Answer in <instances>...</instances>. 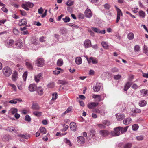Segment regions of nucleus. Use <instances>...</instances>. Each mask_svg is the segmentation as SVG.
<instances>
[{
    "label": "nucleus",
    "mask_w": 148,
    "mask_h": 148,
    "mask_svg": "<svg viewBox=\"0 0 148 148\" xmlns=\"http://www.w3.org/2000/svg\"><path fill=\"white\" fill-rule=\"evenodd\" d=\"M87 60L89 63L92 62L93 64H95L98 62V60L97 59L94 57H91L89 58H87Z\"/></svg>",
    "instance_id": "6e6552de"
},
{
    "label": "nucleus",
    "mask_w": 148,
    "mask_h": 148,
    "mask_svg": "<svg viewBox=\"0 0 148 148\" xmlns=\"http://www.w3.org/2000/svg\"><path fill=\"white\" fill-rule=\"evenodd\" d=\"M121 77V76L120 75H114V79L116 80H118Z\"/></svg>",
    "instance_id": "052dcab7"
},
{
    "label": "nucleus",
    "mask_w": 148,
    "mask_h": 148,
    "mask_svg": "<svg viewBox=\"0 0 148 148\" xmlns=\"http://www.w3.org/2000/svg\"><path fill=\"white\" fill-rule=\"evenodd\" d=\"M140 92L142 95H148V90L143 89L140 90Z\"/></svg>",
    "instance_id": "7c9ffc66"
},
{
    "label": "nucleus",
    "mask_w": 148,
    "mask_h": 148,
    "mask_svg": "<svg viewBox=\"0 0 148 148\" xmlns=\"http://www.w3.org/2000/svg\"><path fill=\"white\" fill-rule=\"evenodd\" d=\"M101 129L105 128L106 127L105 126L102 124H99L97 125Z\"/></svg>",
    "instance_id": "338daca9"
},
{
    "label": "nucleus",
    "mask_w": 148,
    "mask_h": 148,
    "mask_svg": "<svg viewBox=\"0 0 148 148\" xmlns=\"http://www.w3.org/2000/svg\"><path fill=\"white\" fill-rule=\"evenodd\" d=\"M34 4L29 2H26L22 5V7L27 10H29V9L28 7L31 8H32Z\"/></svg>",
    "instance_id": "20e7f679"
},
{
    "label": "nucleus",
    "mask_w": 148,
    "mask_h": 148,
    "mask_svg": "<svg viewBox=\"0 0 148 148\" xmlns=\"http://www.w3.org/2000/svg\"><path fill=\"white\" fill-rule=\"evenodd\" d=\"M121 127H118L114 128V131H111V133L112 136H117L120 135V129L121 128Z\"/></svg>",
    "instance_id": "f03ea898"
},
{
    "label": "nucleus",
    "mask_w": 148,
    "mask_h": 148,
    "mask_svg": "<svg viewBox=\"0 0 148 148\" xmlns=\"http://www.w3.org/2000/svg\"><path fill=\"white\" fill-rule=\"evenodd\" d=\"M17 42L15 43V45L17 47L20 48L21 47L22 45V42L20 40H18Z\"/></svg>",
    "instance_id": "cd10ccee"
},
{
    "label": "nucleus",
    "mask_w": 148,
    "mask_h": 148,
    "mask_svg": "<svg viewBox=\"0 0 148 148\" xmlns=\"http://www.w3.org/2000/svg\"><path fill=\"white\" fill-rule=\"evenodd\" d=\"M85 13L86 17L90 18L92 16V14L90 9L87 8L85 11Z\"/></svg>",
    "instance_id": "f3484780"
},
{
    "label": "nucleus",
    "mask_w": 148,
    "mask_h": 148,
    "mask_svg": "<svg viewBox=\"0 0 148 148\" xmlns=\"http://www.w3.org/2000/svg\"><path fill=\"white\" fill-rule=\"evenodd\" d=\"M140 47L138 45H136L134 47V50L135 51L137 52L139 50Z\"/></svg>",
    "instance_id": "e2e57ef3"
},
{
    "label": "nucleus",
    "mask_w": 148,
    "mask_h": 148,
    "mask_svg": "<svg viewBox=\"0 0 148 148\" xmlns=\"http://www.w3.org/2000/svg\"><path fill=\"white\" fill-rule=\"evenodd\" d=\"M19 136L21 137L26 139H27L29 137L28 134H26L25 135L21 134L19 135Z\"/></svg>",
    "instance_id": "58836bf2"
},
{
    "label": "nucleus",
    "mask_w": 148,
    "mask_h": 148,
    "mask_svg": "<svg viewBox=\"0 0 148 148\" xmlns=\"http://www.w3.org/2000/svg\"><path fill=\"white\" fill-rule=\"evenodd\" d=\"M60 71L59 70H55L53 71V73L55 75H58L60 73Z\"/></svg>",
    "instance_id": "774afa93"
},
{
    "label": "nucleus",
    "mask_w": 148,
    "mask_h": 148,
    "mask_svg": "<svg viewBox=\"0 0 148 148\" xmlns=\"http://www.w3.org/2000/svg\"><path fill=\"white\" fill-rule=\"evenodd\" d=\"M31 108L33 110H38L40 109V107L38 103H33L32 104Z\"/></svg>",
    "instance_id": "aec40b11"
},
{
    "label": "nucleus",
    "mask_w": 148,
    "mask_h": 148,
    "mask_svg": "<svg viewBox=\"0 0 148 148\" xmlns=\"http://www.w3.org/2000/svg\"><path fill=\"white\" fill-rule=\"evenodd\" d=\"M129 126H127L124 128H123L121 127V128L120 129V131L121 133L123 134L125 133L127 131Z\"/></svg>",
    "instance_id": "c85d7f7f"
},
{
    "label": "nucleus",
    "mask_w": 148,
    "mask_h": 148,
    "mask_svg": "<svg viewBox=\"0 0 148 148\" xmlns=\"http://www.w3.org/2000/svg\"><path fill=\"white\" fill-rule=\"evenodd\" d=\"M100 134L102 136H106L110 134V132L106 130H101L99 131Z\"/></svg>",
    "instance_id": "9d476101"
},
{
    "label": "nucleus",
    "mask_w": 148,
    "mask_h": 148,
    "mask_svg": "<svg viewBox=\"0 0 148 148\" xmlns=\"http://www.w3.org/2000/svg\"><path fill=\"white\" fill-rule=\"evenodd\" d=\"M27 71H25L23 75V78L24 81H26V78L27 77Z\"/></svg>",
    "instance_id": "603ef678"
},
{
    "label": "nucleus",
    "mask_w": 148,
    "mask_h": 148,
    "mask_svg": "<svg viewBox=\"0 0 148 148\" xmlns=\"http://www.w3.org/2000/svg\"><path fill=\"white\" fill-rule=\"evenodd\" d=\"M132 119L130 118H128L123 120V123L124 124L127 125L129 124L131 122Z\"/></svg>",
    "instance_id": "b1692460"
},
{
    "label": "nucleus",
    "mask_w": 148,
    "mask_h": 148,
    "mask_svg": "<svg viewBox=\"0 0 148 148\" xmlns=\"http://www.w3.org/2000/svg\"><path fill=\"white\" fill-rule=\"evenodd\" d=\"M62 20L65 23H67L69 22L70 20V18L68 16L65 17L64 18H63Z\"/></svg>",
    "instance_id": "79ce46f5"
},
{
    "label": "nucleus",
    "mask_w": 148,
    "mask_h": 148,
    "mask_svg": "<svg viewBox=\"0 0 148 148\" xmlns=\"http://www.w3.org/2000/svg\"><path fill=\"white\" fill-rule=\"evenodd\" d=\"M42 112H40L34 111L33 112V114L37 117L41 116L42 115Z\"/></svg>",
    "instance_id": "72a5a7b5"
},
{
    "label": "nucleus",
    "mask_w": 148,
    "mask_h": 148,
    "mask_svg": "<svg viewBox=\"0 0 148 148\" xmlns=\"http://www.w3.org/2000/svg\"><path fill=\"white\" fill-rule=\"evenodd\" d=\"M70 128L72 131H75L77 127L76 123L74 122H72L70 123Z\"/></svg>",
    "instance_id": "412c9836"
},
{
    "label": "nucleus",
    "mask_w": 148,
    "mask_h": 148,
    "mask_svg": "<svg viewBox=\"0 0 148 148\" xmlns=\"http://www.w3.org/2000/svg\"><path fill=\"white\" fill-rule=\"evenodd\" d=\"M140 16L142 18L144 17L145 16V13L143 11H140L139 12Z\"/></svg>",
    "instance_id": "49530a36"
},
{
    "label": "nucleus",
    "mask_w": 148,
    "mask_h": 148,
    "mask_svg": "<svg viewBox=\"0 0 148 148\" xmlns=\"http://www.w3.org/2000/svg\"><path fill=\"white\" fill-rule=\"evenodd\" d=\"M92 97L94 98H98L99 101H101L100 95H92Z\"/></svg>",
    "instance_id": "de8ad7c7"
},
{
    "label": "nucleus",
    "mask_w": 148,
    "mask_h": 148,
    "mask_svg": "<svg viewBox=\"0 0 148 148\" xmlns=\"http://www.w3.org/2000/svg\"><path fill=\"white\" fill-rule=\"evenodd\" d=\"M57 64L59 66H61L63 64V60L61 59H58L57 61Z\"/></svg>",
    "instance_id": "4c0bfd02"
},
{
    "label": "nucleus",
    "mask_w": 148,
    "mask_h": 148,
    "mask_svg": "<svg viewBox=\"0 0 148 148\" xmlns=\"http://www.w3.org/2000/svg\"><path fill=\"white\" fill-rule=\"evenodd\" d=\"M131 85V83L130 82H127L124 86V90L125 91H127L130 88Z\"/></svg>",
    "instance_id": "5701e85b"
},
{
    "label": "nucleus",
    "mask_w": 148,
    "mask_h": 148,
    "mask_svg": "<svg viewBox=\"0 0 148 148\" xmlns=\"http://www.w3.org/2000/svg\"><path fill=\"white\" fill-rule=\"evenodd\" d=\"M14 43V41L12 39L7 40L5 42V45L8 47H11L12 45Z\"/></svg>",
    "instance_id": "1a4fd4ad"
},
{
    "label": "nucleus",
    "mask_w": 148,
    "mask_h": 148,
    "mask_svg": "<svg viewBox=\"0 0 148 148\" xmlns=\"http://www.w3.org/2000/svg\"><path fill=\"white\" fill-rule=\"evenodd\" d=\"M17 99H15L14 100H11L9 101V103L11 104H16L17 103Z\"/></svg>",
    "instance_id": "4d7b16f0"
},
{
    "label": "nucleus",
    "mask_w": 148,
    "mask_h": 148,
    "mask_svg": "<svg viewBox=\"0 0 148 148\" xmlns=\"http://www.w3.org/2000/svg\"><path fill=\"white\" fill-rule=\"evenodd\" d=\"M116 116L117 120L119 121H121L124 119L125 117V115L124 114H119L118 115L116 114Z\"/></svg>",
    "instance_id": "bb28decb"
},
{
    "label": "nucleus",
    "mask_w": 148,
    "mask_h": 148,
    "mask_svg": "<svg viewBox=\"0 0 148 148\" xmlns=\"http://www.w3.org/2000/svg\"><path fill=\"white\" fill-rule=\"evenodd\" d=\"M10 136L8 135H5L3 137V139L5 141H8L9 140Z\"/></svg>",
    "instance_id": "09e8293b"
},
{
    "label": "nucleus",
    "mask_w": 148,
    "mask_h": 148,
    "mask_svg": "<svg viewBox=\"0 0 148 148\" xmlns=\"http://www.w3.org/2000/svg\"><path fill=\"white\" fill-rule=\"evenodd\" d=\"M132 146L131 143H129L125 144L123 146V148H131Z\"/></svg>",
    "instance_id": "f704fd0d"
},
{
    "label": "nucleus",
    "mask_w": 148,
    "mask_h": 148,
    "mask_svg": "<svg viewBox=\"0 0 148 148\" xmlns=\"http://www.w3.org/2000/svg\"><path fill=\"white\" fill-rule=\"evenodd\" d=\"M42 74L41 73H39L37 75H35L34 76V78L35 81L37 83H38L40 79H42Z\"/></svg>",
    "instance_id": "9b49d317"
},
{
    "label": "nucleus",
    "mask_w": 148,
    "mask_h": 148,
    "mask_svg": "<svg viewBox=\"0 0 148 148\" xmlns=\"http://www.w3.org/2000/svg\"><path fill=\"white\" fill-rule=\"evenodd\" d=\"M101 87V84L100 83L97 82L95 85L93 86L94 91L95 92L99 91Z\"/></svg>",
    "instance_id": "2eb2a0df"
},
{
    "label": "nucleus",
    "mask_w": 148,
    "mask_h": 148,
    "mask_svg": "<svg viewBox=\"0 0 148 148\" xmlns=\"http://www.w3.org/2000/svg\"><path fill=\"white\" fill-rule=\"evenodd\" d=\"M84 46L85 48H89L91 46V41L89 39L86 40L84 42Z\"/></svg>",
    "instance_id": "0eeeda50"
},
{
    "label": "nucleus",
    "mask_w": 148,
    "mask_h": 148,
    "mask_svg": "<svg viewBox=\"0 0 148 148\" xmlns=\"http://www.w3.org/2000/svg\"><path fill=\"white\" fill-rule=\"evenodd\" d=\"M127 37L129 39L132 40L134 38V34L132 32H130L127 35Z\"/></svg>",
    "instance_id": "2f4dec72"
},
{
    "label": "nucleus",
    "mask_w": 148,
    "mask_h": 148,
    "mask_svg": "<svg viewBox=\"0 0 148 148\" xmlns=\"http://www.w3.org/2000/svg\"><path fill=\"white\" fill-rule=\"evenodd\" d=\"M88 32H89L90 33V35L92 36H94V33L92 31V30L90 29H88Z\"/></svg>",
    "instance_id": "0e129e2a"
},
{
    "label": "nucleus",
    "mask_w": 148,
    "mask_h": 148,
    "mask_svg": "<svg viewBox=\"0 0 148 148\" xmlns=\"http://www.w3.org/2000/svg\"><path fill=\"white\" fill-rule=\"evenodd\" d=\"M102 46L105 49H107L108 47V45L107 43L105 42H102L101 43Z\"/></svg>",
    "instance_id": "ea45409f"
},
{
    "label": "nucleus",
    "mask_w": 148,
    "mask_h": 148,
    "mask_svg": "<svg viewBox=\"0 0 148 148\" xmlns=\"http://www.w3.org/2000/svg\"><path fill=\"white\" fill-rule=\"evenodd\" d=\"M138 128V125L135 124L132 126V129L134 131H136Z\"/></svg>",
    "instance_id": "c03bdc74"
},
{
    "label": "nucleus",
    "mask_w": 148,
    "mask_h": 148,
    "mask_svg": "<svg viewBox=\"0 0 148 148\" xmlns=\"http://www.w3.org/2000/svg\"><path fill=\"white\" fill-rule=\"evenodd\" d=\"M18 74L16 71H14L13 73L12 76V79L13 81H15L17 79Z\"/></svg>",
    "instance_id": "4be33fe9"
},
{
    "label": "nucleus",
    "mask_w": 148,
    "mask_h": 148,
    "mask_svg": "<svg viewBox=\"0 0 148 148\" xmlns=\"http://www.w3.org/2000/svg\"><path fill=\"white\" fill-rule=\"evenodd\" d=\"M40 130L41 133L43 134H45L46 133V130L45 128L41 127L40 128Z\"/></svg>",
    "instance_id": "37998d69"
},
{
    "label": "nucleus",
    "mask_w": 148,
    "mask_h": 148,
    "mask_svg": "<svg viewBox=\"0 0 148 148\" xmlns=\"http://www.w3.org/2000/svg\"><path fill=\"white\" fill-rule=\"evenodd\" d=\"M132 112L136 113H140L141 112V110L140 109L136 108L134 110H133Z\"/></svg>",
    "instance_id": "a18cd8bd"
},
{
    "label": "nucleus",
    "mask_w": 148,
    "mask_h": 148,
    "mask_svg": "<svg viewBox=\"0 0 148 148\" xmlns=\"http://www.w3.org/2000/svg\"><path fill=\"white\" fill-rule=\"evenodd\" d=\"M7 130L10 132L15 133H16L19 130L17 128H15L12 126L8 127L7 128Z\"/></svg>",
    "instance_id": "dca6fc26"
},
{
    "label": "nucleus",
    "mask_w": 148,
    "mask_h": 148,
    "mask_svg": "<svg viewBox=\"0 0 148 148\" xmlns=\"http://www.w3.org/2000/svg\"><path fill=\"white\" fill-rule=\"evenodd\" d=\"M2 72L5 76L8 77L12 74V71L10 67L7 66L4 68L3 69Z\"/></svg>",
    "instance_id": "f257e3e1"
},
{
    "label": "nucleus",
    "mask_w": 148,
    "mask_h": 148,
    "mask_svg": "<svg viewBox=\"0 0 148 148\" xmlns=\"http://www.w3.org/2000/svg\"><path fill=\"white\" fill-rule=\"evenodd\" d=\"M25 120L28 122H30L31 121V118L29 115H27L25 117Z\"/></svg>",
    "instance_id": "6e6d98bb"
},
{
    "label": "nucleus",
    "mask_w": 148,
    "mask_h": 148,
    "mask_svg": "<svg viewBox=\"0 0 148 148\" xmlns=\"http://www.w3.org/2000/svg\"><path fill=\"white\" fill-rule=\"evenodd\" d=\"M37 92L39 95H41L43 94V91L42 88L41 87H38L37 89Z\"/></svg>",
    "instance_id": "c9c22d12"
},
{
    "label": "nucleus",
    "mask_w": 148,
    "mask_h": 148,
    "mask_svg": "<svg viewBox=\"0 0 148 148\" xmlns=\"http://www.w3.org/2000/svg\"><path fill=\"white\" fill-rule=\"evenodd\" d=\"M64 142L70 146H72V144L70 141L67 138H65L64 139Z\"/></svg>",
    "instance_id": "e433bc0d"
},
{
    "label": "nucleus",
    "mask_w": 148,
    "mask_h": 148,
    "mask_svg": "<svg viewBox=\"0 0 148 148\" xmlns=\"http://www.w3.org/2000/svg\"><path fill=\"white\" fill-rule=\"evenodd\" d=\"M46 39V37L42 36V37L40 38L39 39V40L41 42H43L45 41Z\"/></svg>",
    "instance_id": "3c124183"
},
{
    "label": "nucleus",
    "mask_w": 148,
    "mask_h": 148,
    "mask_svg": "<svg viewBox=\"0 0 148 148\" xmlns=\"http://www.w3.org/2000/svg\"><path fill=\"white\" fill-rule=\"evenodd\" d=\"M26 65L27 68L30 69L32 70L33 69L32 64L31 62L29 60H26Z\"/></svg>",
    "instance_id": "a211bd4d"
},
{
    "label": "nucleus",
    "mask_w": 148,
    "mask_h": 148,
    "mask_svg": "<svg viewBox=\"0 0 148 148\" xmlns=\"http://www.w3.org/2000/svg\"><path fill=\"white\" fill-rule=\"evenodd\" d=\"M27 23V21L25 19H23L19 21L18 25L20 26H24Z\"/></svg>",
    "instance_id": "6ab92c4d"
},
{
    "label": "nucleus",
    "mask_w": 148,
    "mask_h": 148,
    "mask_svg": "<svg viewBox=\"0 0 148 148\" xmlns=\"http://www.w3.org/2000/svg\"><path fill=\"white\" fill-rule=\"evenodd\" d=\"M98 104V103L91 102L88 104L87 107L89 109H92L96 107Z\"/></svg>",
    "instance_id": "423d86ee"
},
{
    "label": "nucleus",
    "mask_w": 148,
    "mask_h": 148,
    "mask_svg": "<svg viewBox=\"0 0 148 148\" xmlns=\"http://www.w3.org/2000/svg\"><path fill=\"white\" fill-rule=\"evenodd\" d=\"M143 51L145 53H148V48L145 45L144 46Z\"/></svg>",
    "instance_id": "5fc2aeb1"
},
{
    "label": "nucleus",
    "mask_w": 148,
    "mask_h": 148,
    "mask_svg": "<svg viewBox=\"0 0 148 148\" xmlns=\"http://www.w3.org/2000/svg\"><path fill=\"white\" fill-rule=\"evenodd\" d=\"M53 97L52 99V100H56L57 98V93H53L52 94Z\"/></svg>",
    "instance_id": "13d9d810"
},
{
    "label": "nucleus",
    "mask_w": 148,
    "mask_h": 148,
    "mask_svg": "<svg viewBox=\"0 0 148 148\" xmlns=\"http://www.w3.org/2000/svg\"><path fill=\"white\" fill-rule=\"evenodd\" d=\"M74 4V1H68L66 3V4L69 6H70Z\"/></svg>",
    "instance_id": "8fccbe9b"
},
{
    "label": "nucleus",
    "mask_w": 148,
    "mask_h": 148,
    "mask_svg": "<svg viewBox=\"0 0 148 148\" xmlns=\"http://www.w3.org/2000/svg\"><path fill=\"white\" fill-rule=\"evenodd\" d=\"M117 11V16L116 22L118 23L120 19V16L123 15L122 13L121 10L116 6H115Z\"/></svg>",
    "instance_id": "39448f33"
},
{
    "label": "nucleus",
    "mask_w": 148,
    "mask_h": 148,
    "mask_svg": "<svg viewBox=\"0 0 148 148\" xmlns=\"http://www.w3.org/2000/svg\"><path fill=\"white\" fill-rule=\"evenodd\" d=\"M29 89L30 92H33L37 89V86L34 84H30L29 86Z\"/></svg>",
    "instance_id": "f8f14e48"
},
{
    "label": "nucleus",
    "mask_w": 148,
    "mask_h": 148,
    "mask_svg": "<svg viewBox=\"0 0 148 148\" xmlns=\"http://www.w3.org/2000/svg\"><path fill=\"white\" fill-rule=\"evenodd\" d=\"M71 110H72V107H69L62 114V115H64L65 114L70 112Z\"/></svg>",
    "instance_id": "a19ab883"
},
{
    "label": "nucleus",
    "mask_w": 148,
    "mask_h": 148,
    "mask_svg": "<svg viewBox=\"0 0 148 148\" xmlns=\"http://www.w3.org/2000/svg\"><path fill=\"white\" fill-rule=\"evenodd\" d=\"M75 61L76 63L78 64H80L82 62V59L80 57H77L75 60Z\"/></svg>",
    "instance_id": "393cba45"
},
{
    "label": "nucleus",
    "mask_w": 148,
    "mask_h": 148,
    "mask_svg": "<svg viewBox=\"0 0 148 148\" xmlns=\"http://www.w3.org/2000/svg\"><path fill=\"white\" fill-rule=\"evenodd\" d=\"M54 86V82L50 83L48 84L47 86L48 88H53Z\"/></svg>",
    "instance_id": "864d4df0"
},
{
    "label": "nucleus",
    "mask_w": 148,
    "mask_h": 148,
    "mask_svg": "<svg viewBox=\"0 0 148 148\" xmlns=\"http://www.w3.org/2000/svg\"><path fill=\"white\" fill-rule=\"evenodd\" d=\"M91 29L94 32L97 33H101V34H105L106 33L105 30H103L102 31L100 30L99 29L97 28L94 27H91Z\"/></svg>",
    "instance_id": "ddd939ff"
},
{
    "label": "nucleus",
    "mask_w": 148,
    "mask_h": 148,
    "mask_svg": "<svg viewBox=\"0 0 148 148\" xmlns=\"http://www.w3.org/2000/svg\"><path fill=\"white\" fill-rule=\"evenodd\" d=\"M31 44L34 45H36L38 44V40L35 38H33L32 40Z\"/></svg>",
    "instance_id": "473e14b6"
},
{
    "label": "nucleus",
    "mask_w": 148,
    "mask_h": 148,
    "mask_svg": "<svg viewBox=\"0 0 148 148\" xmlns=\"http://www.w3.org/2000/svg\"><path fill=\"white\" fill-rule=\"evenodd\" d=\"M147 104L146 101L145 100H142L140 101L139 103V105L141 107H144Z\"/></svg>",
    "instance_id": "a878e982"
},
{
    "label": "nucleus",
    "mask_w": 148,
    "mask_h": 148,
    "mask_svg": "<svg viewBox=\"0 0 148 148\" xmlns=\"http://www.w3.org/2000/svg\"><path fill=\"white\" fill-rule=\"evenodd\" d=\"M10 111L12 114L13 115L17 112L18 110L16 108H12L10 109Z\"/></svg>",
    "instance_id": "c756f323"
},
{
    "label": "nucleus",
    "mask_w": 148,
    "mask_h": 148,
    "mask_svg": "<svg viewBox=\"0 0 148 148\" xmlns=\"http://www.w3.org/2000/svg\"><path fill=\"white\" fill-rule=\"evenodd\" d=\"M112 72H116L118 71V69L116 67H114L112 69Z\"/></svg>",
    "instance_id": "69168bd1"
},
{
    "label": "nucleus",
    "mask_w": 148,
    "mask_h": 148,
    "mask_svg": "<svg viewBox=\"0 0 148 148\" xmlns=\"http://www.w3.org/2000/svg\"><path fill=\"white\" fill-rule=\"evenodd\" d=\"M77 140L78 143L80 144H83L85 143V139L82 136L78 137Z\"/></svg>",
    "instance_id": "4468645a"
},
{
    "label": "nucleus",
    "mask_w": 148,
    "mask_h": 148,
    "mask_svg": "<svg viewBox=\"0 0 148 148\" xmlns=\"http://www.w3.org/2000/svg\"><path fill=\"white\" fill-rule=\"evenodd\" d=\"M143 136L142 135L137 136L136 137V138L137 139V140L139 141H140L143 140Z\"/></svg>",
    "instance_id": "bf43d9fd"
},
{
    "label": "nucleus",
    "mask_w": 148,
    "mask_h": 148,
    "mask_svg": "<svg viewBox=\"0 0 148 148\" xmlns=\"http://www.w3.org/2000/svg\"><path fill=\"white\" fill-rule=\"evenodd\" d=\"M35 63L36 66L38 67H42L45 64L44 60L42 58H38L36 60Z\"/></svg>",
    "instance_id": "7ed1b4c3"
},
{
    "label": "nucleus",
    "mask_w": 148,
    "mask_h": 148,
    "mask_svg": "<svg viewBox=\"0 0 148 148\" xmlns=\"http://www.w3.org/2000/svg\"><path fill=\"white\" fill-rule=\"evenodd\" d=\"M14 33L16 35H18L19 33V31L16 28H14L13 30Z\"/></svg>",
    "instance_id": "680f3d73"
}]
</instances>
